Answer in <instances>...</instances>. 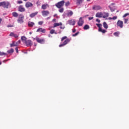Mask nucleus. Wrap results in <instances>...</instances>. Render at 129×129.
<instances>
[{"label":"nucleus","instance_id":"obj_1","mask_svg":"<svg viewBox=\"0 0 129 129\" xmlns=\"http://www.w3.org/2000/svg\"><path fill=\"white\" fill-rule=\"evenodd\" d=\"M10 6L11 4L9 2L4 1L0 2V7H2L4 9H8Z\"/></svg>","mask_w":129,"mask_h":129},{"label":"nucleus","instance_id":"obj_2","mask_svg":"<svg viewBox=\"0 0 129 129\" xmlns=\"http://www.w3.org/2000/svg\"><path fill=\"white\" fill-rule=\"evenodd\" d=\"M64 4H65V1H62L59 2L58 3H56L55 6L58 9H60L61 8L63 7Z\"/></svg>","mask_w":129,"mask_h":129},{"label":"nucleus","instance_id":"obj_3","mask_svg":"<svg viewBox=\"0 0 129 129\" xmlns=\"http://www.w3.org/2000/svg\"><path fill=\"white\" fill-rule=\"evenodd\" d=\"M70 41V39L69 38L67 39L64 41L63 42H62V44L59 45V47H62L63 46H65L67 45V44H68Z\"/></svg>","mask_w":129,"mask_h":129},{"label":"nucleus","instance_id":"obj_4","mask_svg":"<svg viewBox=\"0 0 129 129\" xmlns=\"http://www.w3.org/2000/svg\"><path fill=\"white\" fill-rule=\"evenodd\" d=\"M18 11L20 12H26V9L24 8L23 5H20L18 8Z\"/></svg>","mask_w":129,"mask_h":129},{"label":"nucleus","instance_id":"obj_5","mask_svg":"<svg viewBox=\"0 0 129 129\" xmlns=\"http://www.w3.org/2000/svg\"><path fill=\"white\" fill-rule=\"evenodd\" d=\"M116 25L118 27L122 28H123V21H120V20H118V21L117 22Z\"/></svg>","mask_w":129,"mask_h":129},{"label":"nucleus","instance_id":"obj_6","mask_svg":"<svg viewBox=\"0 0 129 129\" xmlns=\"http://www.w3.org/2000/svg\"><path fill=\"white\" fill-rule=\"evenodd\" d=\"M102 8L99 5H94V7H93V10L94 11H99L100 10H102Z\"/></svg>","mask_w":129,"mask_h":129},{"label":"nucleus","instance_id":"obj_7","mask_svg":"<svg viewBox=\"0 0 129 129\" xmlns=\"http://www.w3.org/2000/svg\"><path fill=\"white\" fill-rule=\"evenodd\" d=\"M83 24H84V20H83V18L80 17V18H79V21L78 22V25L79 26H82Z\"/></svg>","mask_w":129,"mask_h":129},{"label":"nucleus","instance_id":"obj_8","mask_svg":"<svg viewBox=\"0 0 129 129\" xmlns=\"http://www.w3.org/2000/svg\"><path fill=\"white\" fill-rule=\"evenodd\" d=\"M36 32L45 33H46V29H45L44 28H39L37 29Z\"/></svg>","mask_w":129,"mask_h":129},{"label":"nucleus","instance_id":"obj_9","mask_svg":"<svg viewBox=\"0 0 129 129\" xmlns=\"http://www.w3.org/2000/svg\"><path fill=\"white\" fill-rule=\"evenodd\" d=\"M36 41L40 44H44L45 42V40L44 39H40V38H37Z\"/></svg>","mask_w":129,"mask_h":129},{"label":"nucleus","instance_id":"obj_10","mask_svg":"<svg viewBox=\"0 0 129 129\" xmlns=\"http://www.w3.org/2000/svg\"><path fill=\"white\" fill-rule=\"evenodd\" d=\"M42 16L46 17L49 15V12L48 11H43L41 12Z\"/></svg>","mask_w":129,"mask_h":129},{"label":"nucleus","instance_id":"obj_11","mask_svg":"<svg viewBox=\"0 0 129 129\" xmlns=\"http://www.w3.org/2000/svg\"><path fill=\"white\" fill-rule=\"evenodd\" d=\"M25 43L28 46H31L33 45V43L31 40H27V41L25 42Z\"/></svg>","mask_w":129,"mask_h":129},{"label":"nucleus","instance_id":"obj_12","mask_svg":"<svg viewBox=\"0 0 129 129\" xmlns=\"http://www.w3.org/2000/svg\"><path fill=\"white\" fill-rule=\"evenodd\" d=\"M33 6L32 3H31L30 2H27L25 3V7L27 8H29L30 7H32Z\"/></svg>","mask_w":129,"mask_h":129},{"label":"nucleus","instance_id":"obj_13","mask_svg":"<svg viewBox=\"0 0 129 129\" xmlns=\"http://www.w3.org/2000/svg\"><path fill=\"white\" fill-rule=\"evenodd\" d=\"M17 22L20 24L24 23V17H19Z\"/></svg>","mask_w":129,"mask_h":129},{"label":"nucleus","instance_id":"obj_14","mask_svg":"<svg viewBox=\"0 0 129 129\" xmlns=\"http://www.w3.org/2000/svg\"><path fill=\"white\" fill-rule=\"evenodd\" d=\"M96 17L101 18L103 17L102 12H98L95 15Z\"/></svg>","mask_w":129,"mask_h":129},{"label":"nucleus","instance_id":"obj_15","mask_svg":"<svg viewBox=\"0 0 129 129\" xmlns=\"http://www.w3.org/2000/svg\"><path fill=\"white\" fill-rule=\"evenodd\" d=\"M28 26L29 27L32 28L35 26V23L31 21H28Z\"/></svg>","mask_w":129,"mask_h":129},{"label":"nucleus","instance_id":"obj_16","mask_svg":"<svg viewBox=\"0 0 129 129\" xmlns=\"http://www.w3.org/2000/svg\"><path fill=\"white\" fill-rule=\"evenodd\" d=\"M38 12H34L33 13L31 14H30L29 16L31 18H33V17H34L35 16H37L38 14Z\"/></svg>","mask_w":129,"mask_h":129},{"label":"nucleus","instance_id":"obj_17","mask_svg":"<svg viewBox=\"0 0 129 129\" xmlns=\"http://www.w3.org/2000/svg\"><path fill=\"white\" fill-rule=\"evenodd\" d=\"M74 14V12H73L71 10H69L67 13V16L68 17H71Z\"/></svg>","mask_w":129,"mask_h":129},{"label":"nucleus","instance_id":"obj_18","mask_svg":"<svg viewBox=\"0 0 129 129\" xmlns=\"http://www.w3.org/2000/svg\"><path fill=\"white\" fill-rule=\"evenodd\" d=\"M69 23L71 26H74L75 24V21L74 20H70L69 21Z\"/></svg>","mask_w":129,"mask_h":129},{"label":"nucleus","instance_id":"obj_19","mask_svg":"<svg viewBox=\"0 0 129 129\" xmlns=\"http://www.w3.org/2000/svg\"><path fill=\"white\" fill-rule=\"evenodd\" d=\"M47 7H49L48 4H44L42 5L41 6V8L42 10H46Z\"/></svg>","mask_w":129,"mask_h":129},{"label":"nucleus","instance_id":"obj_20","mask_svg":"<svg viewBox=\"0 0 129 129\" xmlns=\"http://www.w3.org/2000/svg\"><path fill=\"white\" fill-rule=\"evenodd\" d=\"M62 22H60L59 23H55V24H53V28H56L58 26H62Z\"/></svg>","mask_w":129,"mask_h":129},{"label":"nucleus","instance_id":"obj_21","mask_svg":"<svg viewBox=\"0 0 129 129\" xmlns=\"http://www.w3.org/2000/svg\"><path fill=\"white\" fill-rule=\"evenodd\" d=\"M103 26L104 29H107L108 28V24L105 22H103Z\"/></svg>","mask_w":129,"mask_h":129},{"label":"nucleus","instance_id":"obj_22","mask_svg":"<svg viewBox=\"0 0 129 129\" xmlns=\"http://www.w3.org/2000/svg\"><path fill=\"white\" fill-rule=\"evenodd\" d=\"M83 1L84 0H76V5H80Z\"/></svg>","mask_w":129,"mask_h":129},{"label":"nucleus","instance_id":"obj_23","mask_svg":"<svg viewBox=\"0 0 129 129\" xmlns=\"http://www.w3.org/2000/svg\"><path fill=\"white\" fill-rule=\"evenodd\" d=\"M98 31L100 32H102L103 34H104L106 32V30H105L104 29H102V28L99 29Z\"/></svg>","mask_w":129,"mask_h":129},{"label":"nucleus","instance_id":"obj_24","mask_svg":"<svg viewBox=\"0 0 129 129\" xmlns=\"http://www.w3.org/2000/svg\"><path fill=\"white\" fill-rule=\"evenodd\" d=\"M12 16L15 18H17L18 17L19 15H18V13H17V12H13V13H12Z\"/></svg>","mask_w":129,"mask_h":129},{"label":"nucleus","instance_id":"obj_25","mask_svg":"<svg viewBox=\"0 0 129 129\" xmlns=\"http://www.w3.org/2000/svg\"><path fill=\"white\" fill-rule=\"evenodd\" d=\"M109 16V14L107 13H104V15L102 16V18L103 19H106V18H107Z\"/></svg>","mask_w":129,"mask_h":129},{"label":"nucleus","instance_id":"obj_26","mask_svg":"<svg viewBox=\"0 0 129 129\" xmlns=\"http://www.w3.org/2000/svg\"><path fill=\"white\" fill-rule=\"evenodd\" d=\"M90 27H89V26L88 25H86L84 26L83 29L84 30H88L89 29Z\"/></svg>","mask_w":129,"mask_h":129},{"label":"nucleus","instance_id":"obj_27","mask_svg":"<svg viewBox=\"0 0 129 129\" xmlns=\"http://www.w3.org/2000/svg\"><path fill=\"white\" fill-rule=\"evenodd\" d=\"M21 40L23 42H26L27 41V38L25 36H22Z\"/></svg>","mask_w":129,"mask_h":129},{"label":"nucleus","instance_id":"obj_28","mask_svg":"<svg viewBox=\"0 0 129 129\" xmlns=\"http://www.w3.org/2000/svg\"><path fill=\"white\" fill-rule=\"evenodd\" d=\"M8 54H11L14 52V49L11 48L10 50H8L7 51Z\"/></svg>","mask_w":129,"mask_h":129},{"label":"nucleus","instance_id":"obj_29","mask_svg":"<svg viewBox=\"0 0 129 129\" xmlns=\"http://www.w3.org/2000/svg\"><path fill=\"white\" fill-rule=\"evenodd\" d=\"M13 46H18V44H15V42H12V43L11 44V47H13Z\"/></svg>","mask_w":129,"mask_h":129},{"label":"nucleus","instance_id":"obj_30","mask_svg":"<svg viewBox=\"0 0 129 129\" xmlns=\"http://www.w3.org/2000/svg\"><path fill=\"white\" fill-rule=\"evenodd\" d=\"M50 33L51 34H54V33H55V34H57V33H55V30H53V29L51 30L50 31Z\"/></svg>","mask_w":129,"mask_h":129},{"label":"nucleus","instance_id":"obj_31","mask_svg":"<svg viewBox=\"0 0 129 129\" xmlns=\"http://www.w3.org/2000/svg\"><path fill=\"white\" fill-rule=\"evenodd\" d=\"M119 35V32H115L114 33V36L115 37H118Z\"/></svg>","mask_w":129,"mask_h":129},{"label":"nucleus","instance_id":"obj_32","mask_svg":"<svg viewBox=\"0 0 129 129\" xmlns=\"http://www.w3.org/2000/svg\"><path fill=\"white\" fill-rule=\"evenodd\" d=\"M63 10H64V9H63V8H60V9H59V10H58V12H59V13H62L63 12Z\"/></svg>","mask_w":129,"mask_h":129},{"label":"nucleus","instance_id":"obj_33","mask_svg":"<svg viewBox=\"0 0 129 129\" xmlns=\"http://www.w3.org/2000/svg\"><path fill=\"white\" fill-rule=\"evenodd\" d=\"M7 55V53L4 52H1L0 51V56H3V55Z\"/></svg>","mask_w":129,"mask_h":129},{"label":"nucleus","instance_id":"obj_34","mask_svg":"<svg viewBox=\"0 0 129 129\" xmlns=\"http://www.w3.org/2000/svg\"><path fill=\"white\" fill-rule=\"evenodd\" d=\"M96 25L97 26V27L99 28V29L100 28H101L102 24H96Z\"/></svg>","mask_w":129,"mask_h":129},{"label":"nucleus","instance_id":"obj_35","mask_svg":"<svg viewBox=\"0 0 129 129\" xmlns=\"http://www.w3.org/2000/svg\"><path fill=\"white\" fill-rule=\"evenodd\" d=\"M128 16H129V13H127L123 15L122 18H124Z\"/></svg>","mask_w":129,"mask_h":129},{"label":"nucleus","instance_id":"obj_36","mask_svg":"<svg viewBox=\"0 0 129 129\" xmlns=\"http://www.w3.org/2000/svg\"><path fill=\"white\" fill-rule=\"evenodd\" d=\"M43 23H44L43 21H39V22H38V25L39 26H42V25H43Z\"/></svg>","mask_w":129,"mask_h":129},{"label":"nucleus","instance_id":"obj_37","mask_svg":"<svg viewBox=\"0 0 129 129\" xmlns=\"http://www.w3.org/2000/svg\"><path fill=\"white\" fill-rule=\"evenodd\" d=\"M69 6H70V2H69V1H68L66 3H65V6L69 7Z\"/></svg>","mask_w":129,"mask_h":129},{"label":"nucleus","instance_id":"obj_38","mask_svg":"<svg viewBox=\"0 0 129 129\" xmlns=\"http://www.w3.org/2000/svg\"><path fill=\"white\" fill-rule=\"evenodd\" d=\"M124 23L126 24L128 21V19H123Z\"/></svg>","mask_w":129,"mask_h":129},{"label":"nucleus","instance_id":"obj_39","mask_svg":"<svg viewBox=\"0 0 129 129\" xmlns=\"http://www.w3.org/2000/svg\"><path fill=\"white\" fill-rule=\"evenodd\" d=\"M79 34V32H78L77 33H76L75 34H73L72 36L76 37Z\"/></svg>","mask_w":129,"mask_h":129},{"label":"nucleus","instance_id":"obj_40","mask_svg":"<svg viewBox=\"0 0 129 129\" xmlns=\"http://www.w3.org/2000/svg\"><path fill=\"white\" fill-rule=\"evenodd\" d=\"M66 39H67V36H64L63 37H62L61 41H63L64 40H65Z\"/></svg>","mask_w":129,"mask_h":129},{"label":"nucleus","instance_id":"obj_41","mask_svg":"<svg viewBox=\"0 0 129 129\" xmlns=\"http://www.w3.org/2000/svg\"><path fill=\"white\" fill-rule=\"evenodd\" d=\"M110 10H111V12H114V10H113L111 7H109Z\"/></svg>","mask_w":129,"mask_h":129},{"label":"nucleus","instance_id":"obj_42","mask_svg":"<svg viewBox=\"0 0 129 129\" xmlns=\"http://www.w3.org/2000/svg\"><path fill=\"white\" fill-rule=\"evenodd\" d=\"M117 16L113 17H112V20H115L117 19Z\"/></svg>","mask_w":129,"mask_h":129},{"label":"nucleus","instance_id":"obj_43","mask_svg":"<svg viewBox=\"0 0 129 129\" xmlns=\"http://www.w3.org/2000/svg\"><path fill=\"white\" fill-rule=\"evenodd\" d=\"M15 34H14V33H11V34L9 35V36L13 37L15 35Z\"/></svg>","mask_w":129,"mask_h":129},{"label":"nucleus","instance_id":"obj_44","mask_svg":"<svg viewBox=\"0 0 129 129\" xmlns=\"http://www.w3.org/2000/svg\"><path fill=\"white\" fill-rule=\"evenodd\" d=\"M23 2L22 1H20L17 2V3H18L19 4H22Z\"/></svg>","mask_w":129,"mask_h":129},{"label":"nucleus","instance_id":"obj_45","mask_svg":"<svg viewBox=\"0 0 129 129\" xmlns=\"http://www.w3.org/2000/svg\"><path fill=\"white\" fill-rule=\"evenodd\" d=\"M96 22H97L98 23H100V20L99 19H96Z\"/></svg>","mask_w":129,"mask_h":129},{"label":"nucleus","instance_id":"obj_46","mask_svg":"<svg viewBox=\"0 0 129 129\" xmlns=\"http://www.w3.org/2000/svg\"><path fill=\"white\" fill-rule=\"evenodd\" d=\"M14 36V37L16 38H17L19 37L17 34H15L14 36Z\"/></svg>","mask_w":129,"mask_h":129},{"label":"nucleus","instance_id":"obj_47","mask_svg":"<svg viewBox=\"0 0 129 129\" xmlns=\"http://www.w3.org/2000/svg\"><path fill=\"white\" fill-rule=\"evenodd\" d=\"M53 17H56V18H58L57 14H54Z\"/></svg>","mask_w":129,"mask_h":129},{"label":"nucleus","instance_id":"obj_48","mask_svg":"<svg viewBox=\"0 0 129 129\" xmlns=\"http://www.w3.org/2000/svg\"><path fill=\"white\" fill-rule=\"evenodd\" d=\"M21 43V40H19L18 42H16V44L17 45H18L19 44Z\"/></svg>","mask_w":129,"mask_h":129},{"label":"nucleus","instance_id":"obj_49","mask_svg":"<svg viewBox=\"0 0 129 129\" xmlns=\"http://www.w3.org/2000/svg\"><path fill=\"white\" fill-rule=\"evenodd\" d=\"M93 19H94L93 17H89V20H92Z\"/></svg>","mask_w":129,"mask_h":129},{"label":"nucleus","instance_id":"obj_50","mask_svg":"<svg viewBox=\"0 0 129 129\" xmlns=\"http://www.w3.org/2000/svg\"><path fill=\"white\" fill-rule=\"evenodd\" d=\"M15 49H16V52L18 53V47H16Z\"/></svg>","mask_w":129,"mask_h":129},{"label":"nucleus","instance_id":"obj_51","mask_svg":"<svg viewBox=\"0 0 129 129\" xmlns=\"http://www.w3.org/2000/svg\"><path fill=\"white\" fill-rule=\"evenodd\" d=\"M76 32V29H74L73 30V33H75V32Z\"/></svg>","mask_w":129,"mask_h":129},{"label":"nucleus","instance_id":"obj_52","mask_svg":"<svg viewBox=\"0 0 129 129\" xmlns=\"http://www.w3.org/2000/svg\"><path fill=\"white\" fill-rule=\"evenodd\" d=\"M108 19H109V20H113V18H111V17H109V18H108Z\"/></svg>","mask_w":129,"mask_h":129},{"label":"nucleus","instance_id":"obj_53","mask_svg":"<svg viewBox=\"0 0 129 129\" xmlns=\"http://www.w3.org/2000/svg\"><path fill=\"white\" fill-rule=\"evenodd\" d=\"M52 21L55 22H56V19H53L52 20Z\"/></svg>","mask_w":129,"mask_h":129},{"label":"nucleus","instance_id":"obj_54","mask_svg":"<svg viewBox=\"0 0 129 129\" xmlns=\"http://www.w3.org/2000/svg\"><path fill=\"white\" fill-rule=\"evenodd\" d=\"M48 37H49V38H50V37H52V36L49 34V35H48Z\"/></svg>","mask_w":129,"mask_h":129},{"label":"nucleus","instance_id":"obj_55","mask_svg":"<svg viewBox=\"0 0 129 129\" xmlns=\"http://www.w3.org/2000/svg\"><path fill=\"white\" fill-rule=\"evenodd\" d=\"M2 21V19L0 18V23H1Z\"/></svg>","mask_w":129,"mask_h":129},{"label":"nucleus","instance_id":"obj_56","mask_svg":"<svg viewBox=\"0 0 129 129\" xmlns=\"http://www.w3.org/2000/svg\"><path fill=\"white\" fill-rule=\"evenodd\" d=\"M59 28H60V29H62V27L60 26V27H59Z\"/></svg>","mask_w":129,"mask_h":129},{"label":"nucleus","instance_id":"obj_57","mask_svg":"<svg viewBox=\"0 0 129 129\" xmlns=\"http://www.w3.org/2000/svg\"><path fill=\"white\" fill-rule=\"evenodd\" d=\"M87 2H90L91 0H87Z\"/></svg>","mask_w":129,"mask_h":129},{"label":"nucleus","instance_id":"obj_58","mask_svg":"<svg viewBox=\"0 0 129 129\" xmlns=\"http://www.w3.org/2000/svg\"><path fill=\"white\" fill-rule=\"evenodd\" d=\"M23 1H24L25 2H27V0H23Z\"/></svg>","mask_w":129,"mask_h":129},{"label":"nucleus","instance_id":"obj_59","mask_svg":"<svg viewBox=\"0 0 129 129\" xmlns=\"http://www.w3.org/2000/svg\"><path fill=\"white\" fill-rule=\"evenodd\" d=\"M2 64V62H1V61H0V65H1Z\"/></svg>","mask_w":129,"mask_h":129},{"label":"nucleus","instance_id":"obj_60","mask_svg":"<svg viewBox=\"0 0 129 129\" xmlns=\"http://www.w3.org/2000/svg\"><path fill=\"white\" fill-rule=\"evenodd\" d=\"M32 34V33L30 32V35H31Z\"/></svg>","mask_w":129,"mask_h":129},{"label":"nucleus","instance_id":"obj_61","mask_svg":"<svg viewBox=\"0 0 129 129\" xmlns=\"http://www.w3.org/2000/svg\"><path fill=\"white\" fill-rule=\"evenodd\" d=\"M118 12H119V11H117V13Z\"/></svg>","mask_w":129,"mask_h":129}]
</instances>
